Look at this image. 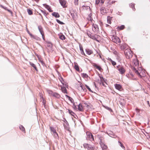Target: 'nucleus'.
<instances>
[{"instance_id":"nucleus-1","label":"nucleus","mask_w":150,"mask_h":150,"mask_svg":"<svg viewBox=\"0 0 150 150\" xmlns=\"http://www.w3.org/2000/svg\"><path fill=\"white\" fill-rule=\"evenodd\" d=\"M132 64L133 66L131 67L132 69L139 77L142 78L145 76V71L143 70L141 66L139 65L138 60L137 59H133Z\"/></svg>"},{"instance_id":"nucleus-2","label":"nucleus","mask_w":150,"mask_h":150,"mask_svg":"<svg viewBox=\"0 0 150 150\" xmlns=\"http://www.w3.org/2000/svg\"><path fill=\"white\" fill-rule=\"evenodd\" d=\"M125 54L126 58L127 59L131 58L132 56V52L129 49H126L125 51Z\"/></svg>"},{"instance_id":"nucleus-3","label":"nucleus","mask_w":150,"mask_h":150,"mask_svg":"<svg viewBox=\"0 0 150 150\" xmlns=\"http://www.w3.org/2000/svg\"><path fill=\"white\" fill-rule=\"evenodd\" d=\"M112 41L117 44H119L120 43L121 41L120 39L116 36L113 35L112 37Z\"/></svg>"},{"instance_id":"nucleus-4","label":"nucleus","mask_w":150,"mask_h":150,"mask_svg":"<svg viewBox=\"0 0 150 150\" xmlns=\"http://www.w3.org/2000/svg\"><path fill=\"white\" fill-rule=\"evenodd\" d=\"M86 134L87 135L86 138L87 140H90V141L94 140V139L93 136L91 132H86Z\"/></svg>"},{"instance_id":"nucleus-5","label":"nucleus","mask_w":150,"mask_h":150,"mask_svg":"<svg viewBox=\"0 0 150 150\" xmlns=\"http://www.w3.org/2000/svg\"><path fill=\"white\" fill-rule=\"evenodd\" d=\"M38 29L42 35L43 39L45 41V36L42 27L40 25L38 26Z\"/></svg>"},{"instance_id":"nucleus-6","label":"nucleus","mask_w":150,"mask_h":150,"mask_svg":"<svg viewBox=\"0 0 150 150\" xmlns=\"http://www.w3.org/2000/svg\"><path fill=\"white\" fill-rule=\"evenodd\" d=\"M117 68L118 69L120 73L121 74H124L125 72V70L123 67H119L117 66Z\"/></svg>"},{"instance_id":"nucleus-7","label":"nucleus","mask_w":150,"mask_h":150,"mask_svg":"<svg viewBox=\"0 0 150 150\" xmlns=\"http://www.w3.org/2000/svg\"><path fill=\"white\" fill-rule=\"evenodd\" d=\"M59 3L64 8L67 7V2L65 0H59Z\"/></svg>"},{"instance_id":"nucleus-8","label":"nucleus","mask_w":150,"mask_h":150,"mask_svg":"<svg viewBox=\"0 0 150 150\" xmlns=\"http://www.w3.org/2000/svg\"><path fill=\"white\" fill-rule=\"evenodd\" d=\"M92 29L93 31L95 33L98 32L99 30L98 26L96 24H93Z\"/></svg>"},{"instance_id":"nucleus-9","label":"nucleus","mask_w":150,"mask_h":150,"mask_svg":"<svg viewBox=\"0 0 150 150\" xmlns=\"http://www.w3.org/2000/svg\"><path fill=\"white\" fill-rule=\"evenodd\" d=\"M114 86L115 88L120 91H122L123 90L122 86L120 84H115L114 85Z\"/></svg>"},{"instance_id":"nucleus-10","label":"nucleus","mask_w":150,"mask_h":150,"mask_svg":"<svg viewBox=\"0 0 150 150\" xmlns=\"http://www.w3.org/2000/svg\"><path fill=\"white\" fill-rule=\"evenodd\" d=\"M107 12V11L104 7H103L101 8L100 12L103 15H105Z\"/></svg>"},{"instance_id":"nucleus-11","label":"nucleus","mask_w":150,"mask_h":150,"mask_svg":"<svg viewBox=\"0 0 150 150\" xmlns=\"http://www.w3.org/2000/svg\"><path fill=\"white\" fill-rule=\"evenodd\" d=\"M43 5L50 12H52L53 11V10L51 9V7L49 5L46 4H43Z\"/></svg>"},{"instance_id":"nucleus-12","label":"nucleus","mask_w":150,"mask_h":150,"mask_svg":"<svg viewBox=\"0 0 150 150\" xmlns=\"http://www.w3.org/2000/svg\"><path fill=\"white\" fill-rule=\"evenodd\" d=\"M87 34L88 36L91 38L95 40H97V38L96 37V35H91L89 34H88L87 33Z\"/></svg>"},{"instance_id":"nucleus-13","label":"nucleus","mask_w":150,"mask_h":150,"mask_svg":"<svg viewBox=\"0 0 150 150\" xmlns=\"http://www.w3.org/2000/svg\"><path fill=\"white\" fill-rule=\"evenodd\" d=\"M100 143L101 147L102 148L103 150H105L107 148V146L105 145L104 144H103L102 141V139H100Z\"/></svg>"},{"instance_id":"nucleus-14","label":"nucleus","mask_w":150,"mask_h":150,"mask_svg":"<svg viewBox=\"0 0 150 150\" xmlns=\"http://www.w3.org/2000/svg\"><path fill=\"white\" fill-rule=\"evenodd\" d=\"M81 9L82 11H84L86 10H90V7L89 6H82Z\"/></svg>"},{"instance_id":"nucleus-15","label":"nucleus","mask_w":150,"mask_h":150,"mask_svg":"<svg viewBox=\"0 0 150 150\" xmlns=\"http://www.w3.org/2000/svg\"><path fill=\"white\" fill-rule=\"evenodd\" d=\"M93 66L94 67H96V69L98 70L100 72H102L103 71V69L101 68V67L98 65L96 64H94Z\"/></svg>"},{"instance_id":"nucleus-16","label":"nucleus","mask_w":150,"mask_h":150,"mask_svg":"<svg viewBox=\"0 0 150 150\" xmlns=\"http://www.w3.org/2000/svg\"><path fill=\"white\" fill-rule=\"evenodd\" d=\"M78 107V109L79 111H83V108L82 104H79Z\"/></svg>"},{"instance_id":"nucleus-17","label":"nucleus","mask_w":150,"mask_h":150,"mask_svg":"<svg viewBox=\"0 0 150 150\" xmlns=\"http://www.w3.org/2000/svg\"><path fill=\"white\" fill-rule=\"evenodd\" d=\"M125 28V26L123 25L117 26L116 29L118 31H120L124 29Z\"/></svg>"},{"instance_id":"nucleus-18","label":"nucleus","mask_w":150,"mask_h":150,"mask_svg":"<svg viewBox=\"0 0 150 150\" xmlns=\"http://www.w3.org/2000/svg\"><path fill=\"white\" fill-rule=\"evenodd\" d=\"M71 16L74 20L76 19L77 16V14L74 12L71 13Z\"/></svg>"},{"instance_id":"nucleus-19","label":"nucleus","mask_w":150,"mask_h":150,"mask_svg":"<svg viewBox=\"0 0 150 150\" xmlns=\"http://www.w3.org/2000/svg\"><path fill=\"white\" fill-rule=\"evenodd\" d=\"M50 129L51 131L54 133V135L56 136V135L57 136H58V134L56 132V130L53 127H50Z\"/></svg>"},{"instance_id":"nucleus-20","label":"nucleus","mask_w":150,"mask_h":150,"mask_svg":"<svg viewBox=\"0 0 150 150\" xmlns=\"http://www.w3.org/2000/svg\"><path fill=\"white\" fill-rule=\"evenodd\" d=\"M52 96L57 98H59L60 97V95L57 93H54L52 94Z\"/></svg>"},{"instance_id":"nucleus-21","label":"nucleus","mask_w":150,"mask_h":150,"mask_svg":"<svg viewBox=\"0 0 150 150\" xmlns=\"http://www.w3.org/2000/svg\"><path fill=\"white\" fill-rule=\"evenodd\" d=\"M86 51L87 54L88 55H91L93 53L92 50L88 49H86Z\"/></svg>"},{"instance_id":"nucleus-22","label":"nucleus","mask_w":150,"mask_h":150,"mask_svg":"<svg viewBox=\"0 0 150 150\" xmlns=\"http://www.w3.org/2000/svg\"><path fill=\"white\" fill-rule=\"evenodd\" d=\"M112 17H111L110 16H108L107 17V22L108 23L110 24H111V21L112 20Z\"/></svg>"},{"instance_id":"nucleus-23","label":"nucleus","mask_w":150,"mask_h":150,"mask_svg":"<svg viewBox=\"0 0 150 150\" xmlns=\"http://www.w3.org/2000/svg\"><path fill=\"white\" fill-rule=\"evenodd\" d=\"M127 45L126 44H123L120 46V48L122 50H124L127 48Z\"/></svg>"},{"instance_id":"nucleus-24","label":"nucleus","mask_w":150,"mask_h":150,"mask_svg":"<svg viewBox=\"0 0 150 150\" xmlns=\"http://www.w3.org/2000/svg\"><path fill=\"white\" fill-rule=\"evenodd\" d=\"M52 15L56 18H59L60 17V16L58 13L54 12L52 13Z\"/></svg>"},{"instance_id":"nucleus-25","label":"nucleus","mask_w":150,"mask_h":150,"mask_svg":"<svg viewBox=\"0 0 150 150\" xmlns=\"http://www.w3.org/2000/svg\"><path fill=\"white\" fill-rule=\"evenodd\" d=\"M81 75L82 77L83 78H84L87 79L88 77V76L86 73H82L81 74Z\"/></svg>"},{"instance_id":"nucleus-26","label":"nucleus","mask_w":150,"mask_h":150,"mask_svg":"<svg viewBox=\"0 0 150 150\" xmlns=\"http://www.w3.org/2000/svg\"><path fill=\"white\" fill-rule=\"evenodd\" d=\"M19 128L20 129L22 130L23 132L25 133V128L22 125H20L19 126Z\"/></svg>"},{"instance_id":"nucleus-27","label":"nucleus","mask_w":150,"mask_h":150,"mask_svg":"<svg viewBox=\"0 0 150 150\" xmlns=\"http://www.w3.org/2000/svg\"><path fill=\"white\" fill-rule=\"evenodd\" d=\"M62 91V92L64 93H67V91L66 88L65 87H61Z\"/></svg>"},{"instance_id":"nucleus-28","label":"nucleus","mask_w":150,"mask_h":150,"mask_svg":"<svg viewBox=\"0 0 150 150\" xmlns=\"http://www.w3.org/2000/svg\"><path fill=\"white\" fill-rule=\"evenodd\" d=\"M83 146L85 148H87L88 149H89L90 145L87 144L85 143L83 144Z\"/></svg>"},{"instance_id":"nucleus-29","label":"nucleus","mask_w":150,"mask_h":150,"mask_svg":"<svg viewBox=\"0 0 150 150\" xmlns=\"http://www.w3.org/2000/svg\"><path fill=\"white\" fill-rule=\"evenodd\" d=\"M30 64L33 67L36 71L37 70V68L36 67L35 65L33 63L30 62Z\"/></svg>"},{"instance_id":"nucleus-30","label":"nucleus","mask_w":150,"mask_h":150,"mask_svg":"<svg viewBox=\"0 0 150 150\" xmlns=\"http://www.w3.org/2000/svg\"><path fill=\"white\" fill-rule=\"evenodd\" d=\"M80 49L81 51V53L82 54L86 55L84 52L83 47H82L80 46Z\"/></svg>"},{"instance_id":"nucleus-31","label":"nucleus","mask_w":150,"mask_h":150,"mask_svg":"<svg viewBox=\"0 0 150 150\" xmlns=\"http://www.w3.org/2000/svg\"><path fill=\"white\" fill-rule=\"evenodd\" d=\"M59 37L60 39L62 40H64L65 39V36L62 34L60 35Z\"/></svg>"},{"instance_id":"nucleus-32","label":"nucleus","mask_w":150,"mask_h":150,"mask_svg":"<svg viewBox=\"0 0 150 150\" xmlns=\"http://www.w3.org/2000/svg\"><path fill=\"white\" fill-rule=\"evenodd\" d=\"M130 7L132 8L133 11H134L135 9L134 8V4L131 3L129 4Z\"/></svg>"},{"instance_id":"nucleus-33","label":"nucleus","mask_w":150,"mask_h":150,"mask_svg":"<svg viewBox=\"0 0 150 150\" xmlns=\"http://www.w3.org/2000/svg\"><path fill=\"white\" fill-rule=\"evenodd\" d=\"M59 80L60 82H61V83L63 84H64V81L63 79L61 77H60L59 78Z\"/></svg>"},{"instance_id":"nucleus-34","label":"nucleus","mask_w":150,"mask_h":150,"mask_svg":"<svg viewBox=\"0 0 150 150\" xmlns=\"http://www.w3.org/2000/svg\"><path fill=\"white\" fill-rule=\"evenodd\" d=\"M41 11L42 12V13L44 14V15L46 16H47L48 14V13H47L46 12V11L45 10H41Z\"/></svg>"},{"instance_id":"nucleus-35","label":"nucleus","mask_w":150,"mask_h":150,"mask_svg":"<svg viewBox=\"0 0 150 150\" xmlns=\"http://www.w3.org/2000/svg\"><path fill=\"white\" fill-rule=\"evenodd\" d=\"M75 69L77 71H79V66L77 65H75L74 66Z\"/></svg>"},{"instance_id":"nucleus-36","label":"nucleus","mask_w":150,"mask_h":150,"mask_svg":"<svg viewBox=\"0 0 150 150\" xmlns=\"http://www.w3.org/2000/svg\"><path fill=\"white\" fill-rule=\"evenodd\" d=\"M27 12L28 14L30 15H31L33 14L32 11L30 9H27Z\"/></svg>"},{"instance_id":"nucleus-37","label":"nucleus","mask_w":150,"mask_h":150,"mask_svg":"<svg viewBox=\"0 0 150 150\" xmlns=\"http://www.w3.org/2000/svg\"><path fill=\"white\" fill-rule=\"evenodd\" d=\"M78 89L79 90L81 91L82 90L83 91H84V89L83 88V87H82V86L81 85L78 88Z\"/></svg>"},{"instance_id":"nucleus-38","label":"nucleus","mask_w":150,"mask_h":150,"mask_svg":"<svg viewBox=\"0 0 150 150\" xmlns=\"http://www.w3.org/2000/svg\"><path fill=\"white\" fill-rule=\"evenodd\" d=\"M68 111H69V113L70 114H71V115H72L73 116H74V115L75 114V113L73 111H72L71 110H69Z\"/></svg>"},{"instance_id":"nucleus-39","label":"nucleus","mask_w":150,"mask_h":150,"mask_svg":"<svg viewBox=\"0 0 150 150\" xmlns=\"http://www.w3.org/2000/svg\"><path fill=\"white\" fill-rule=\"evenodd\" d=\"M109 60L111 61L112 64L113 66H115L116 64V63L115 62L112 61L111 59H110Z\"/></svg>"},{"instance_id":"nucleus-40","label":"nucleus","mask_w":150,"mask_h":150,"mask_svg":"<svg viewBox=\"0 0 150 150\" xmlns=\"http://www.w3.org/2000/svg\"><path fill=\"white\" fill-rule=\"evenodd\" d=\"M118 142L120 143V146H121V147L122 149H125V147L123 146V144H122V143H121V142H119V141Z\"/></svg>"},{"instance_id":"nucleus-41","label":"nucleus","mask_w":150,"mask_h":150,"mask_svg":"<svg viewBox=\"0 0 150 150\" xmlns=\"http://www.w3.org/2000/svg\"><path fill=\"white\" fill-rule=\"evenodd\" d=\"M57 22L59 23V24H61V25H63L64 24V23H63L61 21L59 20L58 19H57L56 20Z\"/></svg>"},{"instance_id":"nucleus-42","label":"nucleus","mask_w":150,"mask_h":150,"mask_svg":"<svg viewBox=\"0 0 150 150\" xmlns=\"http://www.w3.org/2000/svg\"><path fill=\"white\" fill-rule=\"evenodd\" d=\"M47 92L52 96V94L54 93H53L52 91L50 90L47 91Z\"/></svg>"},{"instance_id":"nucleus-43","label":"nucleus","mask_w":150,"mask_h":150,"mask_svg":"<svg viewBox=\"0 0 150 150\" xmlns=\"http://www.w3.org/2000/svg\"><path fill=\"white\" fill-rule=\"evenodd\" d=\"M41 98L42 99V103H43V104H45V99L43 98V97L42 96L41 97Z\"/></svg>"},{"instance_id":"nucleus-44","label":"nucleus","mask_w":150,"mask_h":150,"mask_svg":"<svg viewBox=\"0 0 150 150\" xmlns=\"http://www.w3.org/2000/svg\"><path fill=\"white\" fill-rule=\"evenodd\" d=\"M103 1V0H96V3H98H98L100 2V1H101V3H102L103 4L104 3V1Z\"/></svg>"},{"instance_id":"nucleus-45","label":"nucleus","mask_w":150,"mask_h":150,"mask_svg":"<svg viewBox=\"0 0 150 150\" xmlns=\"http://www.w3.org/2000/svg\"><path fill=\"white\" fill-rule=\"evenodd\" d=\"M86 88H87V89L90 91H91V90L90 88L88 86H87V85H85Z\"/></svg>"},{"instance_id":"nucleus-46","label":"nucleus","mask_w":150,"mask_h":150,"mask_svg":"<svg viewBox=\"0 0 150 150\" xmlns=\"http://www.w3.org/2000/svg\"><path fill=\"white\" fill-rule=\"evenodd\" d=\"M93 149H94V147L91 146L90 145L89 146V149H88V150H93Z\"/></svg>"},{"instance_id":"nucleus-47","label":"nucleus","mask_w":150,"mask_h":150,"mask_svg":"<svg viewBox=\"0 0 150 150\" xmlns=\"http://www.w3.org/2000/svg\"><path fill=\"white\" fill-rule=\"evenodd\" d=\"M30 36L31 37V38H32L34 39L35 38V36L34 35H33L32 34H30Z\"/></svg>"},{"instance_id":"nucleus-48","label":"nucleus","mask_w":150,"mask_h":150,"mask_svg":"<svg viewBox=\"0 0 150 150\" xmlns=\"http://www.w3.org/2000/svg\"><path fill=\"white\" fill-rule=\"evenodd\" d=\"M130 76H131L132 77H134V75L132 73H130Z\"/></svg>"},{"instance_id":"nucleus-49","label":"nucleus","mask_w":150,"mask_h":150,"mask_svg":"<svg viewBox=\"0 0 150 150\" xmlns=\"http://www.w3.org/2000/svg\"><path fill=\"white\" fill-rule=\"evenodd\" d=\"M66 96L69 98V99L71 101V99L72 98L69 97L68 96L66 95Z\"/></svg>"},{"instance_id":"nucleus-50","label":"nucleus","mask_w":150,"mask_h":150,"mask_svg":"<svg viewBox=\"0 0 150 150\" xmlns=\"http://www.w3.org/2000/svg\"><path fill=\"white\" fill-rule=\"evenodd\" d=\"M27 32L30 35V34H31V33H30V32H29V31L28 30H27Z\"/></svg>"},{"instance_id":"nucleus-51","label":"nucleus","mask_w":150,"mask_h":150,"mask_svg":"<svg viewBox=\"0 0 150 150\" xmlns=\"http://www.w3.org/2000/svg\"><path fill=\"white\" fill-rule=\"evenodd\" d=\"M36 2H38L39 1V0H34Z\"/></svg>"},{"instance_id":"nucleus-52","label":"nucleus","mask_w":150,"mask_h":150,"mask_svg":"<svg viewBox=\"0 0 150 150\" xmlns=\"http://www.w3.org/2000/svg\"><path fill=\"white\" fill-rule=\"evenodd\" d=\"M147 103L148 104V105H149V101H147Z\"/></svg>"},{"instance_id":"nucleus-53","label":"nucleus","mask_w":150,"mask_h":150,"mask_svg":"<svg viewBox=\"0 0 150 150\" xmlns=\"http://www.w3.org/2000/svg\"><path fill=\"white\" fill-rule=\"evenodd\" d=\"M136 110H137V111H138V112H139V110L138 109H136Z\"/></svg>"},{"instance_id":"nucleus-54","label":"nucleus","mask_w":150,"mask_h":150,"mask_svg":"<svg viewBox=\"0 0 150 150\" xmlns=\"http://www.w3.org/2000/svg\"><path fill=\"white\" fill-rule=\"evenodd\" d=\"M106 27L109 26L108 25V24H106Z\"/></svg>"},{"instance_id":"nucleus-55","label":"nucleus","mask_w":150,"mask_h":150,"mask_svg":"<svg viewBox=\"0 0 150 150\" xmlns=\"http://www.w3.org/2000/svg\"><path fill=\"white\" fill-rule=\"evenodd\" d=\"M115 2V1H112V3H114Z\"/></svg>"},{"instance_id":"nucleus-56","label":"nucleus","mask_w":150,"mask_h":150,"mask_svg":"<svg viewBox=\"0 0 150 150\" xmlns=\"http://www.w3.org/2000/svg\"><path fill=\"white\" fill-rule=\"evenodd\" d=\"M102 84L103 86H104V84L103 83H102Z\"/></svg>"},{"instance_id":"nucleus-57","label":"nucleus","mask_w":150,"mask_h":150,"mask_svg":"<svg viewBox=\"0 0 150 150\" xmlns=\"http://www.w3.org/2000/svg\"><path fill=\"white\" fill-rule=\"evenodd\" d=\"M74 107H75V108H76V106H75V105H74Z\"/></svg>"},{"instance_id":"nucleus-58","label":"nucleus","mask_w":150,"mask_h":150,"mask_svg":"<svg viewBox=\"0 0 150 150\" xmlns=\"http://www.w3.org/2000/svg\"><path fill=\"white\" fill-rule=\"evenodd\" d=\"M135 79L134 78H133L132 79Z\"/></svg>"},{"instance_id":"nucleus-59","label":"nucleus","mask_w":150,"mask_h":150,"mask_svg":"<svg viewBox=\"0 0 150 150\" xmlns=\"http://www.w3.org/2000/svg\"><path fill=\"white\" fill-rule=\"evenodd\" d=\"M40 15L41 16V17H42V16H41L40 14Z\"/></svg>"}]
</instances>
